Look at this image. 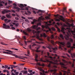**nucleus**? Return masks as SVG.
Returning a JSON list of instances; mask_svg holds the SVG:
<instances>
[{"mask_svg": "<svg viewBox=\"0 0 75 75\" xmlns=\"http://www.w3.org/2000/svg\"><path fill=\"white\" fill-rule=\"evenodd\" d=\"M70 30H71V29L69 28H67L66 29L64 28H62V30H61V32L63 33V34H65V31H67V35H66L65 39L67 40H68V41H70L69 42H68L67 43V47L68 48H70L71 49V50H69L68 52L69 53V54H71V55L72 58H75V54H72V53H71V50H73V49H74V48H75V43L73 44V46H74V47H71V42H73V40L71 38H69V34H71V31H70Z\"/></svg>", "mask_w": 75, "mask_h": 75, "instance_id": "f257e3e1", "label": "nucleus"}, {"mask_svg": "<svg viewBox=\"0 0 75 75\" xmlns=\"http://www.w3.org/2000/svg\"><path fill=\"white\" fill-rule=\"evenodd\" d=\"M40 61H42V62H49V64L48 65V67L50 68L51 67V64H52V67L53 68H57V67L56 66V63L50 61V60H48L47 59H46L45 60H42V59H41L40 60Z\"/></svg>", "mask_w": 75, "mask_h": 75, "instance_id": "f03ea898", "label": "nucleus"}, {"mask_svg": "<svg viewBox=\"0 0 75 75\" xmlns=\"http://www.w3.org/2000/svg\"><path fill=\"white\" fill-rule=\"evenodd\" d=\"M45 24L46 25L45 26L42 25V27L43 29H44V28H48V26H49V25H54L55 24V22H53L52 23L47 24H48V22H46Z\"/></svg>", "mask_w": 75, "mask_h": 75, "instance_id": "7ed1b4c3", "label": "nucleus"}, {"mask_svg": "<svg viewBox=\"0 0 75 75\" xmlns=\"http://www.w3.org/2000/svg\"><path fill=\"white\" fill-rule=\"evenodd\" d=\"M47 56H47H45V58L46 57H48V58H50L51 59H52V61H54L53 62H57V60H55V59L56 58V57H52L51 56H50V53L47 52Z\"/></svg>", "mask_w": 75, "mask_h": 75, "instance_id": "20e7f679", "label": "nucleus"}, {"mask_svg": "<svg viewBox=\"0 0 75 75\" xmlns=\"http://www.w3.org/2000/svg\"><path fill=\"white\" fill-rule=\"evenodd\" d=\"M54 16L55 17V18H59V19H65L62 16H60L58 14L57 15H54Z\"/></svg>", "mask_w": 75, "mask_h": 75, "instance_id": "39448f33", "label": "nucleus"}, {"mask_svg": "<svg viewBox=\"0 0 75 75\" xmlns=\"http://www.w3.org/2000/svg\"><path fill=\"white\" fill-rule=\"evenodd\" d=\"M3 28H5V29H7L10 28V26L8 25H7L6 24L4 23L3 24Z\"/></svg>", "mask_w": 75, "mask_h": 75, "instance_id": "423d86ee", "label": "nucleus"}, {"mask_svg": "<svg viewBox=\"0 0 75 75\" xmlns=\"http://www.w3.org/2000/svg\"><path fill=\"white\" fill-rule=\"evenodd\" d=\"M36 37L38 40H40L41 41H43V39L41 38H40V36L39 35V33H37V34L36 35Z\"/></svg>", "mask_w": 75, "mask_h": 75, "instance_id": "0eeeda50", "label": "nucleus"}, {"mask_svg": "<svg viewBox=\"0 0 75 75\" xmlns=\"http://www.w3.org/2000/svg\"><path fill=\"white\" fill-rule=\"evenodd\" d=\"M44 20V19H38V20H37L35 19H34L33 20V22H31V24H34V23H36V22H37V21H39L40 20Z\"/></svg>", "mask_w": 75, "mask_h": 75, "instance_id": "6e6552de", "label": "nucleus"}, {"mask_svg": "<svg viewBox=\"0 0 75 75\" xmlns=\"http://www.w3.org/2000/svg\"><path fill=\"white\" fill-rule=\"evenodd\" d=\"M63 13H62V15L63 16H64V12H66V14H68L69 15V12H68L67 11V10H66V8H64L63 9V10L62 11Z\"/></svg>", "mask_w": 75, "mask_h": 75, "instance_id": "1a4fd4ad", "label": "nucleus"}, {"mask_svg": "<svg viewBox=\"0 0 75 75\" xmlns=\"http://www.w3.org/2000/svg\"><path fill=\"white\" fill-rule=\"evenodd\" d=\"M50 46L48 47V48L49 50H51V49H52L54 51H56L57 50V48L55 47V48H53L51 45H50Z\"/></svg>", "mask_w": 75, "mask_h": 75, "instance_id": "9d476101", "label": "nucleus"}, {"mask_svg": "<svg viewBox=\"0 0 75 75\" xmlns=\"http://www.w3.org/2000/svg\"><path fill=\"white\" fill-rule=\"evenodd\" d=\"M47 40L49 42H51L53 44V45H54V41L52 40H50V38L49 37H47Z\"/></svg>", "mask_w": 75, "mask_h": 75, "instance_id": "9b49d317", "label": "nucleus"}, {"mask_svg": "<svg viewBox=\"0 0 75 75\" xmlns=\"http://www.w3.org/2000/svg\"><path fill=\"white\" fill-rule=\"evenodd\" d=\"M59 43L61 44V45L59 47V48H61L62 47H64V46H65V43L64 42H59Z\"/></svg>", "mask_w": 75, "mask_h": 75, "instance_id": "f8f14e48", "label": "nucleus"}, {"mask_svg": "<svg viewBox=\"0 0 75 75\" xmlns=\"http://www.w3.org/2000/svg\"><path fill=\"white\" fill-rule=\"evenodd\" d=\"M46 15H47V16H46L45 17L46 19H50V17H51V14H48V12L46 13Z\"/></svg>", "mask_w": 75, "mask_h": 75, "instance_id": "ddd939ff", "label": "nucleus"}, {"mask_svg": "<svg viewBox=\"0 0 75 75\" xmlns=\"http://www.w3.org/2000/svg\"><path fill=\"white\" fill-rule=\"evenodd\" d=\"M40 37H43L45 38V37H47V35H46V34H45V33H43L42 34H40Z\"/></svg>", "mask_w": 75, "mask_h": 75, "instance_id": "4468645a", "label": "nucleus"}, {"mask_svg": "<svg viewBox=\"0 0 75 75\" xmlns=\"http://www.w3.org/2000/svg\"><path fill=\"white\" fill-rule=\"evenodd\" d=\"M8 12H11V11L10 10H4V11H2L1 13L2 14H5V13H8Z\"/></svg>", "mask_w": 75, "mask_h": 75, "instance_id": "2eb2a0df", "label": "nucleus"}, {"mask_svg": "<svg viewBox=\"0 0 75 75\" xmlns=\"http://www.w3.org/2000/svg\"><path fill=\"white\" fill-rule=\"evenodd\" d=\"M9 54H11V55H12V56H14V57H15L16 58H18V56L10 52H9Z\"/></svg>", "mask_w": 75, "mask_h": 75, "instance_id": "dca6fc26", "label": "nucleus"}, {"mask_svg": "<svg viewBox=\"0 0 75 75\" xmlns=\"http://www.w3.org/2000/svg\"><path fill=\"white\" fill-rule=\"evenodd\" d=\"M21 72L22 73H23V75H25V74H27V71H25V70H22L21 71Z\"/></svg>", "mask_w": 75, "mask_h": 75, "instance_id": "f3484780", "label": "nucleus"}, {"mask_svg": "<svg viewBox=\"0 0 75 75\" xmlns=\"http://www.w3.org/2000/svg\"><path fill=\"white\" fill-rule=\"evenodd\" d=\"M61 65H62V67L63 69H67V67H65V64L64 63H61Z\"/></svg>", "mask_w": 75, "mask_h": 75, "instance_id": "a211bd4d", "label": "nucleus"}, {"mask_svg": "<svg viewBox=\"0 0 75 75\" xmlns=\"http://www.w3.org/2000/svg\"><path fill=\"white\" fill-rule=\"evenodd\" d=\"M60 20H63L64 22H65V19H56L55 20V21H56L58 22H59V21H60Z\"/></svg>", "mask_w": 75, "mask_h": 75, "instance_id": "6ab92c4d", "label": "nucleus"}, {"mask_svg": "<svg viewBox=\"0 0 75 75\" xmlns=\"http://www.w3.org/2000/svg\"><path fill=\"white\" fill-rule=\"evenodd\" d=\"M7 20H8V19H5L4 20V21L5 22V23H9V22H10L11 21V20H9L8 21Z\"/></svg>", "mask_w": 75, "mask_h": 75, "instance_id": "aec40b11", "label": "nucleus"}, {"mask_svg": "<svg viewBox=\"0 0 75 75\" xmlns=\"http://www.w3.org/2000/svg\"><path fill=\"white\" fill-rule=\"evenodd\" d=\"M37 58H38V55H37V54H35V61H36L37 62L38 61V60L37 59Z\"/></svg>", "mask_w": 75, "mask_h": 75, "instance_id": "412c9836", "label": "nucleus"}, {"mask_svg": "<svg viewBox=\"0 0 75 75\" xmlns=\"http://www.w3.org/2000/svg\"><path fill=\"white\" fill-rule=\"evenodd\" d=\"M1 3L4 4L5 3H4V2L3 1H0V7H2V6H3V4H2Z\"/></svg>", "mask_w": 75, "mask_h": 75, "instance_id": "4be33fe9", "label": "nucleus"}, {"mask_svg": "<svg viewBox=\"0 0 75 75\" xmlns=\"http://www.w3.org/2000/svg\"><path fill=\"white\" fill-rule=\"evenodd\" d=\"M38 25H33V28L34 29H37V28H38Z\"/></svg>", "mask_w": 75, "mask_h": 75, "instance_id": "5701e85b", "label": "nucleus"}, {"mask_svg": "<svg viewBox=\"0 0 75 75\" xmlns=\"http://www.w3.org/2000/svg\"><path fill=\"white\" fill-rule=\"evenodd\" d=\"M40 63H37V64L38 65H40V66H42V67H45V64H44L43 63L42 64H40Z\"/></svg>", "mask_w": 75, "mask_h": 75, "instance_id": "b1692460", "label": "nucleus"}, {"mask_svg": "<svg viewBox=\"0 0 75 75\" xmlns=\"http://www.w3.org/2000/svg\"><path fill=\"white\" fill-rule=\"evenodd\" d=\"M13 8L15 9H17V10H18V11H19V10H20V8H18V7H16L15 6H14Z\"/></svg>", "mask_w": 75, "mask_h": 75, "instance_id": "393cba45", "label": "nucleus"}, {"mask_svg": "<svg viewBox=\"0 0 75 75\" xmlns=\"http://www.w3.org/2000/svg\"><path fill=\"white\" fill-rule=\"evenodd\" d=\"M19 7H21V8H23V7H24V6L23 4H20L19 5Z\"/></svg>", "mask_w": 75, "mask_h": 75, "instance_id": "a878e982", "label": "nucleus"}, {"mask_svg": "<svg viewBox=\"0 0 75 75\" xmlns=\"http://www.w3.org/2000/svg\"><path fill=\"white\" fill-rule=\"evenodd\" d=\"M12 24L13 25H15L16 27H18V23H13Z\"/></svg>", "mask_w": 75, "mask_h": 75, "instance_id": "bb28decb", "label": "nucleus"}, {"mask_svg": "<svg viewBox=\"0 0 75 75\" xmlns=\"http://www.w3.org/2000/svg\"><path fill=\"white\" fill-rule=\"evenodd\" d=\"M6 16L7 18H11V16L8 14L6 15Z\"/></svg>", "mask_w": 75, "mask_h": 75, "instance_id": "cd10ccee", "label": "nucleus"}, {"mask_svg": "<svg viewBox=\"0 0 75 75\" xmlns=\"http://www.w3.org/2000/svg\"><path fill=\"white\" fill-rule=\"evenodd\" d=\"M19 72H16V74H14V73L12 72L11 75H17L18 74Z\"/></svg>", "mask_w": 75, "mask_h": 75, "instance_id": "c85d7f7f", "label": "nucleus"}, {"mask_svg": "<svg viewBox=\"0 0 75 75\" xmlns=\"http://www.w3.org/2000/svg\"><path fill=\"white\" fill-rule=\"evenodd\" d=\"M43 11H41V10H38V11H37V13H39L40 12H41V13H43Z\"/></svg>", "mask_w": 75, "mask_h": 75, "instance_id": "c756f323", "label": "nucleus"}, {"mask_svg": "<svg viewBox=\"0 0 75 75\" xmlns=\"http://www.w3.org/2000/svg\"><path fill=\"white\" fill-rule=\"evenodd\" d=\"M23 34H25V35H28V34L27 33H26V32H25V30H23Z\"/></svg>", "mask_w": 75, "mask_h": 75, "instance_id": "7c9ffc66", "label": "nucleus"}, {"mask_svg": "<svg viewBox=\"0 0 75 75\" xmlns=\"http://www.w3.org/2000/svg\"><path fill=\"white\" fill-rule=\"evenodd\" d=\"M60 38H62V39H64V37H63V35H62V34L60 35Z\"/></svg>", "mask_w": 75, "mask_h": 75, "instance_id": "2f4dec72", "label": "nucleus"}, {"mask_svg": "<svg viewBox=\"0 0 75 75\" xmlns=\"http://www.w3.org/2000/svg\"><path fill=\"white\" fill-rule=\"evenodd\" d=\"M35 29L37 31H38V30H41V28L38 27V28H37V29Z\"/></svg>", "mask_w": 75, "mask_h": 75, "instance_id": "473e14b6", "label": "nucleus"}, {"mask_svg": "<svg viewBox=\"0 0 75 75\" xmlns=\"http://www.w3.org/2000/svg\"><path fill=\"white\" fill-rule=\"evenodd\" d=\"M39 48V47H38V48H37V50H35V51H36V52H40V51L38 50Z\"/></svg>", "mask_w": 75, "mask_h": 75, "instance_id": "72a5a7b5", "label": "nucleus"}, {"mask_svg": "<svg viewBox=\"0 0 75 75\" xmlns=\"http://www.w3.org/2000/svg\"><path fill=\"white\" fill-rule=\"evenodd\" d=\"M36 42L38 44H44V42Z\"/></svg>", "mask_w": 75, "mask_h": 75, "instance_id": "f704fd0d", "label": "nucleus"}, {"mask_svg": "<svg viewBox=\"0 0 75 75\" xmlns=\"http://www.w3.org/2000/svg\"><path fill=\"white\" fill-rule=\"evenodd\" d=\"M51 72H56L57 71V70L56 69H54V70H50Z\"/></svg>", "mask_w": 75, "mask_h": 75, "instance_id": "c9c22d12", "label": "nucleus"}, {"mask_svg": "<svg viewBox=\"0 0 75 75\" xmlns=\"http://www.w3.org/2000/svg\"><path fill=\"white\" fill-rule=\"evenodd\" d=\"M0 43L1 44H2V45H7V44H5V43H4L3 42H1Z\"/></svg>", "mask_w": 75, "mask_h": 75, "instance_id": "e433bc0d", "label": "nucleus"}, {"mask_svg": "<svg viewBox=\"0 0 75 75\" xmlns=\"http://www.w3.org/2000/svg\"><path fill=\"white\" fill-rule=\"evenodd\" d=\"M62 61H63V62H64L65 63H66V62H67V61H66V60H65L64 59H62Z\"/></svg>", "mask_w": 75, "mask_h": 75, "instance_id": "4c0bfd02", "label": "nucleus"}, {"mask_svg": "<svg viewBox=\"0 0 75 75\" xmlns=\"http://www.w3.org/2000/svg\"><path fill=\"white\" fill-rule=\"evenodd\" d=\"M57 31H58L59 32H61V30H60V29H59V28L57 27Z\"/></svg>", "mask_w": 75, "mask_h": 75, "instance_id": "58836bf2", "label": "nucleus"}, {"mask_svg": "<svg viewBox=\"0 0 75 75\" xmlns=\"http://www.w3.org/2000/svg\"><path fill=\"white\" fill-rule=\"evenodd\" d=\"M40 70L41 71H42V72H45V71H44V70H43V69H40Z\"/></svg>", "mask_w": 75, "mask_h": 75, "instance_id": "ea45409f", "label": "nucleus"}, {"mask_svg": "<svg viewBox=\"0 0 75 75\" xmlns=\"http://www.w3.org/2000/svg\"><path fill=\"white\" fill-rule=\"evenodd\" d=\"M6 18V17L4 16H2V17L1 18V19H4Z\"/></svg>", "mask_w": 75, "mask_h": 75, "instance_id": "a19ab883", "label": "nucleus"}, {"mask_svg": "<svg viewBox=\"0 0 75 75\" xmlns=\"http://www.w3.org/2000/svg\"><path fill=\"white\" fill-rule=\"evenodd\" d=\"M8 67V66L5 65V69H7Z\"/></svg>", "mask_w": 75, "mask_h": 75, "instance_id": "79ce46f5", "label": "nucleus"}, {"mask_svg": "<svg viewBox=\"0 0 75 75\" xmlns=\"http://www.w3.org/2000/svg\"><path fill=\"white\" fill-rule=\"evenodd\" d=\"M52 29L53 31H55V29L54 27H52Z\"/></svg>", "mask_w": 75, "mask_h": 75, "instance_id": "37998d69", "label": "nucleus"}, {"mask_svg": "<svg viewBox=\"0 0 75 75\" xmlns=\"http://www.w3.org/2000/svg\"><path fill=\"white\" fill-rule=\"evenodd\" d=\"M72 62H73V63H74V62H75V59H72Z\"/></svg>", "mask_w": 75, "mask_h": 75, "instance_id": "c03bdc74", "label": "nucleus"}, {"mask_svg": "<svg viewBox=\"0 0 75 75\" xmlns=\"http://www.w3.org/2000/svg\"><path fill=\"white\" fill-rule=\"evenodd\" d=\"M28 19H33V18L32 17H28Z\"/></svg>", "mask_w": 75, "mask_h": 75, "instance_id": "a18cd8bd", "label": "nucleus"}, {"mask_svg": "<svg viewBox=\"0 0 75 75\" xmlns=\"http://www.w3.org/2000/svg\"><path fill=\"white\" fill-rule=\"evenodd\" d=\"M28 32H31V31H32V30H31V29H28Z\"/></svg>", "mask_w": 75, "mask_h": 75, "instance_id": "49530a36", "label": "nucleus"}, {"mask_svg": "<svg viewBox=\"0 0 75 75\" xmlns=\"http://www.w3.org/2000/svg\"><path fill=\"white\" fill-rule=\"evenodd\" d=\"M23 38L24 40H26V38H25V36H23Z\"/></svg>", "mask_w": 75, "mask_h": 75, "instance_id": "de8ad7c7", "label": "nucleus"}, {"mask_svg": "<svg viewBox=\"0 0 75 75\" xmlns=\"http://www.w3.org/2000/svg\"><path fill=\"white\" fill-rule=\"evenodd\" d=\"M52 56H54L55 57H57V55L56 54H52Z\"/></svg>", "mask_w": 75, "mask_h": 75, "instance_id": "09e8293b", "label": "nucleus"}, {"mask_svg": "<svg viewBox=\"0 0 75 75\" xmlns=\"http://www.w3.org/2000/svg\"><path fill=\"white\" fill-rule=\"evenodd\" d=\"M8 4H10V3H12V1H8Z\"/></svg>", "mask_w": 75, "mask_h": 75, "instance_id": "8fccbe9b", "label": "nucleus"}, {"mask_svg": "<svg viewBox=\"0 0 75 75\" xmlns=\"http://www.w3.org/2000/svg\"><path fill=\"white\" fill-rule=\"evenodd\" d=\"M62 58H64V59H66V58H67V57H64V56H62Z\"/></svg>", "mask_w": 75, "mask_h": 75, "instance_id": "3c124183", "label": "nucleus"}, {"mask_svg": "<svg viewBox=\"0 0 75 75\" xmlns=\"http://www.w3.org/2000/svg\"><path fill=\"white\" fill-rule=\"evenodd\" d=\"M42 16H41L38 19H42Z\"/></svg>", "mask_w": 75, "mask_h": 75, "instance_id": "603ef678", "label": "nucleus"}, {"mask_svg": "<svg viewBox=\"0 0 75 75\" xmlns=\"http://www.w3.org/2000/svg\"><path fill=\"white\" fill-rule=\"evenodd\" d=\"M42 14H43L42 13H39V16H42Z\"/></svg>", "mask_w": 75, "mask_h": 75, "instance_id": "864d4df0", "label": "nucleus"}, {"mask_svg": "<svg viewBox=\"0 0 75 75\" xmlns=\"http://www.w3.org/2000/svg\"><path fill=\"white\" fill-rule=\"evenodd\" d=\"M51 37L52 38H54V35H52Z\"/></svg>", "mask_w": 75, "mask_h": 75, "instance_id": "5fc2aeb1", "label": "nucleus"}, {"mask_svg": "<svg viewBox=\"0 0 75 75\" xmlns=\"http://www.w3.org/2000/svg\"><path fill=\"white\" fill-rule=\"evenodd\" d=\"M11 28L12 30H15L16 29V28L14 27H12Z\"/></svg>", "mask_w": 75, "mask_h": 75, "instance_id": "6e6d98bb", "label": "nucleus"}, {"mask_svg": "<svg viewBox=\"0 0 75 75\" xmlns=\"http://www.w3.org/2000/svg\"><path fill=\"white\" fill-rule=\"evenodd\" d=\"M25 10H27V11H28V7H25Z\"/></svg>", "mask_w": 75, "mask_h": 75, "instance_id": "4d7b16f0", "label": "nucleus"}, {"mask_svg": "<svg viewBox=\"0 0 75 75\" xmlns=\"http://www.w3.org/2000/svg\"><path fill=\"white\" fill-rule=\"evenodd\" d=\"M38 25H41V24L40 23H38Z\"/></svg>", "mask_w": 75, "mask_h": 75, "instance_id": "13d9d810", "label": "nucleus"}, {"mask_svg": "<svg viewBox=\"0 0 75 75\" xmlns=\"http://www.w3.org/2000/svg\"><path fill=\"white\" fill-rule=\"evenodd\" d=\"M72 67H74V63H73V64H72Z\"/></svg>", "mask_w": 75, "mask_h": 75, "instance_id": "bf43d9fd", "label": "nucleus"}, {"mask_svg": "<svg viewBox=\"0 0 75 75\" xmlns=\"http://www.w3.org/2000/svg\"><path fill=\"white\" fill-rule=\"evenodd\" d=\"M13 6H15V7H17V4H13Z\"/></svg>", "mask_w": 75, "mask_h": 75, "instance_id": "052dcab7", "label": "nucleus"}, {"mask_svg": "<svg viewBox=\"0 0 75 75\" xmlns=\"http://www.w3.org/2000/svg\"><path fill=\"white\" fill-rule=\"evenodd\" d=\"M12 12H13V13H16V11L14 10H12L11 11Z\"/></svg>", "mask_w": 75, "mask_h": 75, "instance_id": "680f3d73", "label": "nucleus"}, {"mask_svg": "<svg viewBox=\"0 0 75 75\" xmlns=\"http://www.w3.org/2000/svg\"><path fill=\"white\" fill-rule=\"evenodd\" d=\"M6 71H7V70H6V69H5V70H3V72H6Z\"/></svg>", "mask_w": 75, "mask_h": 75, "instance_id": "e2e57ef3", "label": "nucleus"}, {"mask_svg": "<svg viewBox=\"0 0 75 75\" xmlns=\"http://www.w3.org/2000/svg\"><path fill=\"white\" fill-rule=\"evenodd\" d=\"M27 12H28V13H29V14H31V12H30V11H28Z\"/></svg>", "mask_w": 75, "mask_h": 75, "instance_id": "0e129e2a", "label": "nucleus"}, {"mask_svg": "<svg viewBox=\"0 0 75 75\" xmlns=\"http://www.w3.org/2000/svg\"><path fill=\"white\" fill-rule=\"evenodd\" d=\"M33 13H34V14H36V13H37V12H35V11H33Z\"/></svg>", "mask_w": 75, "mask_h": 75, "instance_id": "69168bd1", "label": "nucleus"}, {"mask_svg": "<svg viewBox=\"0 0 75 75\" xmlns=\"http://www.w3.org/2000/svg\"><path fill=\"white\" fill-rule=\"evenodd\" d=\"M13 50H16V51H18V49L16 48H14Z\"/></svg>", "mask_w": 75, "mask_h": 75, "instance_id": "338daca9", "label": "nucleus"}, {"mask_svg": "<svg viewBox=\"0 0 75 75\" xmlns=\"http://www.w3.org/2000/svg\"><path fill=\"white\" fill-rule=\"evenodd\" d=\"M57 25H59V23L57 22Z\"/></svg>", "mask_w": 75, "mask_h": 75, "instance_id": "774afa93", "label": "nucleus"}]
</instances>
